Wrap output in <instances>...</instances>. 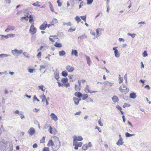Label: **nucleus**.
<instances>
[{
    "label": "nucleus",
    "mask_w": 151,
    "mask_h": 151,
    "mask_svg": "<svg viewBox=\"0 0 151 151\" xmlns=\"http://www.w3.org/2000/svg\"><path fill=\"white\" fill-rule=\"evenodd\" d=\"M10 143L6 140L2 139L0 141V150L1 151L6 150L9 146Z\"/></svg>",
    "instance_id": "obj_1"
},
{
    "label": "nucleus",
    "mask_w": 151,
    "mask_h": 151,
    "mask_svg": "<svg viewBox=\"0 0 151 151\" xmlns=\"http://www.w3.org/2000/svg\"><path fill=\"white\" fill-rule=\"evenodd\" d=\"M119 91L122 94H126L129 91V89L125 86L124 84H122V86H120L119 88Z\"/></svg>",
    "instance_id": "obj_2"
},
{
    "label": "nucleus",
    "mask_w": 151,
    "mask_h": 151,
    "mask_svg": "<svg viewBox=\"0 0 151 151\" xmlns=\"http://www.w3.org/2000/svg\"><path fill=\"white\" fill-rule=\"evenodd\" d=\"M23 52L22 50H18L17 49H14L12 50V53L15 56H18L21 54Z\"/></svg>",
    "instance_id": "obj_3"
},
{
    "label": "nucleus",
    "mask_w": 151,
    "mask_h": 151,
    "mask_svg": "<svg viewBox=\"0 0 151 151\" xmlns=\"http://www.w3.org/2000/svg\"><path fill=\"white\" fill-rule=\"evenodd\" d=\"M29 31L32 35H34L36 32L37 29L34 27V23L31 25Z\"/></svg>",
    "instance_id": "obj_4"
},
{
    "label": "nucleus",
    "mask_w": 151,
    "mask_h": 151,
    "mask_svg": "<svg viewBox=\"0 0 151 151\" xmlns=\"http://www.w3.org/2000/svg\"><path fill=\"white\" fill-rule=\"evenodd\" d=\"M84 91L86 93H96L97 91H90L89 89V87L88 85H86L84 89Z\"/></svg>",
    "instance_id": "obj_5"
},
{
    "label": "nucleus",
    "mask_w": 151,
    "mask_h": 151,
    "mask_svg": "<svg viewBox=\"0 0 151 151\" xmlns=\"http://www.w3.org/2000/svg\"><path fill=\"white\" fill-rule=\"evenodd\" d=\"M15 28L14 26L12 25H8L7 28L5 30V32H9L10 31L14 30Z\"/></svg>",
    "instance_id": "obj_6"
},
{
    "label": "nucleus",
    "mask_w": 151,
    "mask_h": 151,
    "mask_svg": "<svg viewBox=\"0 0 151 151\" xmlns=\"http://www.w3.org/2000/svg\"><path fill=\"white\" fill-rule=\"evenodd\" d=\"M47 26V23L46 21H45L43 24L40 27V29L41 30H45Z\"/></svg>",
    "instance_id": "obj_7"
},
{
    "label": "nucleus",
    "mask_w": 151,
    "mask_h": 151,
    "mask_svg": "<svg viewBox=\"0 0 151 151\" xmlns=\"http://www.w3.org/2000/svg\"><path fill=\"white\" fill-rule=\"evenodd\" d=\"M73 146H75L74 149L75 150H77L78 149V146L76 144V138H77V137L76 135H74L73 137Z\"/></svg>",
    "instance_id": "obj_8"
},
{
    "label": "nucleus",
    "mask_w": 151,
    "mask_h": 151,
    "mask_svg": "<svg viewBox=\"0 0 151 151\" xmlns=\"http://www.w3.org/2000/svg\"><path fill=\"white\" fill-rule=\"evenodd\" d=\"M27 132L29 135L32 136L35 133V130L33 128L31 127L29 129Z\"/></svg>",
    "instance_id": "obj_9"
},
{
    "label": "nucleus",
    "mask_w": 151,
    "mask_h": 151,
    "mask_svg": "<svg viewBox=\"0 0 151 151\" xmlns=\"http://www.w3.org/2000/svg\"><path fill=\"white\" fill-rule=\"evenodd\" d=\"M118 47H114L113 48V50H114V53L115 56L116 58H118L120 56V54L118 52L117 50L116 49Z\"/></svg>",
    "instance_id": "obj_10"
},
{
    "label": "nucleus",
    "mask_w": 151,
    "mask_h": 151,
    "mask_svg": "<svg viewBox=\"0 0 151 151\" xmlns=\"http://www.w3.org/2000/svg\"><path fill=\"white\" fill-rule=\"evenodd\" d=\"M124 142H123V139L122 138L120 134L119 135V139H118L116 143V144L119 146L123 145Z\"/></svg>",
    "instance_id": "obj_11"
},
{
    "label": "nucleus",
    "mask_w": 151,
    "mask_h": 151,
    "mask_svg": "<svg viewBox=\"0 0 151 151\" xmlns=\"http://www.w3.org/2000/svg\"><path fill=\"white\" fill-rule=\"evenodd\" d=\"M65 68L69 72H73L74 70V68L69 65H67Z\"/></svg>",
    "instance_id": "obj_12"
},
{
    "label": "nucleus",
    "mask_w": 151,
    "mask_h": 151,
    "mask_svg": "<svg viewBox=\"0 0 151 151\" xmlns=\"http://www.w3.org/2000/svg\"><path fill=\"white\" fill-rule=\"evenodd\" d=\"M104 84L106 86L111 87L113 85L114 83L107 81H105L104 82Z\"/></svg>",
    "instance_id": "obj_13"
},
{
    "label": "nucleus",
    "mask_w": 151,
    "mask_h": 151,
    "mask_svg": "<svg viewBox=\"0 0 151 151\" xmlns=\"http://www.w3.org/2000/svg\"><path fill=\"white\" fill-rule=\"evenodd\" d=\"M54 75L55 79L58 81V79L59 78V71L57 70H56L54 73Z\"/></svg>",
    "instance_id": "obj_14"
},
{
    "label": "nucleus",
    "mask_w": 151,
    "mask_h": 151,
    "mask_svg": "<svg viewBox=\"0 0 151 151\" xmlns=\"http://www.w3.org/2000/svg\"><path fill=\"white\" fill-rule=\"evenodd\" d=\"M50 116L52 119L55 122L58 120V117L54 114L53 113H51Z\"/></svg>",
    "instance_id": "obj_15"
},
{
    "label": "nucleus",
    "mask_w": 151,
    "mask_h": 151,
    "mask_svg": "<svg viewBox=\"0 0 151 151\" xmlns=\"http://www.w3.org/2000/svg\"><path fill=\"white\" fill-rule=\"evenodd\" d=\"M71 54L72 55H74L76 57L78 56V52L76 50H72Z\"/></svg>",
    "instance_id": "obj_16"
},
{
    "label": "nucleus",
    "mask_w": 151,
    "mask_h": 151,
    "mask_svg": "<svg viewBox=\"0 0 151 151\" xmlns=\"http://www.w3.org/2000/svg\"><path fill=\"white\" fill-rule=\"evenodd\" d=\"M112 100L114 103L117 102L119 101L118 97L116 96H114L112 98Z\"/></svg>",
    "instance_id": "obj_17"
},
{
    "label": "nucleus",
    "mask_w": 151,
    "mask_h": 151,
    "mask_svg": "<svg viewBox=\"0 0 151 151\" xmlns=\"http://www.w3.org/2000/svg\"><path fill=\"white\" fill-rule=\"evenodd\" d=\"M73 100L74 102V103L76 105H78L79 101L81 100V99H78L76 98H73Z\"/></svg>",
    "instance_id": "obj_18"
},
{
    "label": "nucleus",
    "mask_w": 151,
    "mask_h": 151,
    "mask_svg": "<svg viewBox=\"0 0 151 151\" xmlns=\"http://www.w3.org/2000/svg\"><path fill=\"white\" fill-rule=\"evenodd\" d=\"M85 56L86 58L87 64L88 65L90 66L91 64V60L90 58L89 57L87 56L86 55H85Z\"/></svg>",
    "instance_id": "obj_19"
},
{
    "label": "nucleus",
    "mask_w": 151,
    "mask_h": 151,
    "mask_svg": "<svg viewBox=\"0 0 151 151\" xmlns=\"http://www.w3.org/2000/svg\"><path fill=\"white\" fill-rule=\"evenodd\" d=\"M137 97L136 93H135L133 92L130 93V97L133 99H135Z\"/></svg>",
    "instance_id": "obj_20"
},
{
    "label": "nucleus",
    "mask_w": 151,
    "mask_h": 151,
    "mask_svg": "<svg viewBox=\"0 0 151 151\" xmlns=\"http://www.w3.org/2000/svg\"><path fill=\"white\" fill-rule=\"evenodd\" d=\"M75 96H77L78 98H81L82 96V94L81 93L79 92H77L74 93Z\"/></svg>",
    "instance_id": "obj_21"
},
{
    "label": "nucleus",
    "mask_w": 151,
    "mask_h": 151,
    "mask_svg": "<svg viewBox=\"0 0 151 151\" xmlns=\"http://www.w3.org/2000/svg\"><path fill=\"white\" fill-rule=\"evenodd\" d=\"M47 146L48 147H50V146L53 147L54 146L53 142L52 141V139H50L49 140L47 143Z\"/></svg>",
    "instance_id": "obj_22"
},
{
    "label": "nucleus",
    "mask_w": 151,
    "mask_h": 151,
    "mask_svg": "<svg viewBox=\"0 0 151 151\" xmlns=\"http://www.w3.org/2000/svg\"><path fill=\"white\" fill-rule=\"evenodd\" d=\"M63 26L67 25L68 26H72V24L71 22H63Z\"/></svg>",
    "instance_id": "obj_23"
},
{
    "label": "nucleus",
    "mask_w": 151,
    "mask_h": 151,
    "mask_svg": "<svg viewBox=\"0 0 151 151\" xmlns=\"http://www.w3.org/2000/svg\"><path fill=\"white\" fill-rule=\"evenodd\" d=\"M54 46L56 47H62V45L60 43H58L56 42L55 43Z\"/></svg>",
    "instance_id": "obj_24"
},
{
    "label": "nucleus",
    "mask_w": 151,
    "mask_h": 151,
    "mask_svg": "<svg viewBox=\"0 0 151 151\" xmlns=\"http://www.w3.org/2000/svg\"><path fill=\"white\" fill-rule=\"evenodd\" d=\"M81 88V86H78L76 84L75 85V90L76 91H79L80 90Z\"/></svg>",
    "instance_id": "obj_25"
},
{
    "label": "nucleus",
    "mask_w": 151,
    "mask_h": 151,
    "mask_svg": "<svg viewBox=\"0 0 151 151\" xmlns=\"http://www.w3.org/2000/svg\"><path fill=\"white\" fill-rule=\"evenodd\" d=\"M29 19V17L28 14H25L24 17H21V19L22 20L24 19L25 20H28Z\"/></svg>",
    "instance_id": "obj_26"
},
{
    "label": "nucleus",
    "mask_w": 151,
    "mask_h": 151,
    "mask_svg": "<svg viewBox=\"0 0 151 151\" xmlns=\"http://www.w3.org/2000/svg\"><path fill=\"white\" fill-rule=\"evenodd\" d=\"M58 53L60 56H63L65 54V52L64 50L60 51Z\"/></svg>",
    "instance_id": "obj_27"
},
{
    "label": "nucleus",
    "mask_w": 151,
    "mask_h": 151,
    "mask_svg": "<svg viewBox=\"0 0 151 151\" xmlns=\"http://www.w3.org/2000/svg\"><path fill=\"white\" fill-rule=\"evenodd\" d=\"M51 22L52 23V25H54V24H55L58 22V21L56 19L54 18L52 20Z\"/></svg>",
    "instance_id": "obj_28"
},
{
    "label": "nucleus",
    "mask_w": 151,
    "mask_h": 151,
    "mask_svg": "<svg viewBox=\"0 0 151 151\" xmlns=\"http://www.w3.org/2000/svg\"><path fill=\"white\" fill-rule=\"evenodd\" d=\"M68 80L67 78H63L61 80L62 82L64 84L66 83L68 81Z\"/></svg>",
    "instance_id": "obj_29"
},
{
    "label": "nucleus",
    "mask_w": 151,
    "mask_h": 151,
    "mask_svg": "<svg viewBox=\"0 0 151 151\" xmlns=\"http://www.w3.org/2000/svg\"><path fill=\"white\" fill-rule=\"evenodd\" d=\"M87 36L85 34H84L82 36H79L78 37V38H80L81 39H84L85 38H87Z\"/></svg>",
    "instance_id": "obj_30"
},
{
    "label": "nucleus",
    "mask_w": 151,
    "mask_h": 151,
    "mask_svg": "<svg viewBox=\"0 0 151 151\" xmlns=\"http://www.w3.org/2000/svg\"><path fill=\"white\" fill-rule=\"evenodd\" d=\"M62 75L64 77H66L68 76V73L66 71H63L62 73Z\"/></svg>",
    "instance_id": "obj_31"
},
{
    "label": "nucleus",
    "mask_w": 151,
    "mask_h": 151,
    "mask_svg": "<svg viewBox=\"0 0 151 151\" xmlns=\"http://www.w3.org/2000/svg\"><path fill=\"white\" fill-rule=\"evenodd\" d=\"M39 3H40V2L37 1L36 3H34L32 5L35 6H38L39 7H40V5L38 4Z\"/></svg>",
    "instance_id": "obj_32"
},
{
    "label": "nucleus",
    "mask_w": 151,
    "mask_h": 151,
    "mask_svg": "<svg viewBox=\"0 0 151 151\" xmlns=\"http://www.w3.org/2000/svg\"><path fill=\"white\" fill-rule=\"evenodd\" d=\"M75 19L76 21H77V23H78L79 22L81 21V19H80V17L78 16H76L75 18Z\"/></svg>",
    "instance_id": "obj_33"
},
{
    "label": "nucleus",
    "mask_w": 151,
    "mask_h": 151,
    "mask_svg": "<svg viewBox=\"0 0 151 151\" xmlns=\"http://www.w3.org/2000/svg\"><path fill=\"white\" fill-rule=\"evenodd\" d=\"M76 144L79 147H81V146L82 145V143L81 142H77V138H76Z\"/></svg>",
    "instance_id": "obj_34"
},
{
    "label": "nucleus",
    "mask_w": 151,
    "mask_h": 151,
    "mask_svg": "<svg viewBox=\"0 0 151 151\" xmlns=\"http://www.w3.org/2000/svg\"><path fill=\"white\" fill-rule=\"evenodd\" d=\"M29 22L30 23H32L33 21V17H32V15H29Z\"/></svg>",
    "instance_id": "obj_35"
},
{
    "label": "nucleus",
    "mask_w": 151,
    "mask_h": 151,
    "mask_svg": "<svg viewBox=\"0 0 151 151\" xmlns=\"http://www.w3.org/2000/svg\"><path fill=\"white\" fill-rule=\"evenodd\" d=\"M44 86L43 85H41L40 86H38V87L39 88V89L41 90L42 91H45V89H44Z\"/></svg>",
    "instance_id": "obj_36"
},
{
    "label": "nucleus",
    "mask_w": 151,
    "mask_h": 151,
    "mask_svg": "<svg viewBox=\"0 0 151 151\" xmlns=\"http://www.w3.org/2000/svg\"><path fill=\"white\" fill-rule=\"evenodd\" d=\"M134 135V134H131L127 132L125 133V136L127 137H130Z\"/></svg>",
    "instance_id": "obj_37"
},
{
    "label": "nucleus",
    "mask_w": 151,
    "mask_h": 151,
    "mask_svg": "<svg viewBox=\"0 0 151 151\" xmlns=\"http://www.w3.org/2000/svg\"><path fill=\"white\" fill-rule=\"evenodd\" d=\"M88 96V95L87 94H84L82 95V99L83 100H85L87 98Z\"/></svg>",
    "instance_id": "obj_38"
},
{
    "label": "nucleus",
    "mask_w": 151,
    "mask_h": 151,
    "mask_svg": "<svg viewBox=\"0 0 151 151\" xmlns=\"http://www.w3.org/2000/svg\"><path fill=\"white\" fill-rule=\"evenodd\" d=\"M77 140H78L79 141H81L83 140V138L82 136H77Z\"/></svg>",
    "instance_id": "obj_39"
},
{
    "label": "nucleus",
    "mask_w": 151,
    "mask_h": 151,
    "mask_svg": "<svg viewBox=\"0 0 151 151\" xmlns=\"http://www.w3.org/2000/svg\"><path fill=\"white\" fill-rule=\"evenodd\" d=\"M86 15H85L83 16H81V19H83L84 21L86 22Z\"/></svg>",
    "instance_id": "obj_40"
},
{
    "label": "nucleus",
    "mask_w": 151,
    "mask_h": 151,
    "mask_svg": "<svg viewBox=\"0 0 151 151\" xmlns=\"http://www.w3.org/2000/svg\"><path fill=\"white\" fill-rule=\"evenodd\" d=\"M93 0H87V5L91 4L93 2Z\"/></svg>",
    "instance_id": "obj_41"
},
{
    "label": "nucleus",
    "mask_w": 151,
    "mask_h": 151,
    "mask_svg": "<svg viewBox=\"0 0 151 151\" xmlns=\"http://www.w3.org/2000/svg\"><path fill=\"white\" fill-rule=\"evenodd\" d=\"M127 35H128L130 36L132 38L136 36V34L134 33L130 34L128 33Z\"/></svg>",
    "instance_id": "obj_42"
},
{
    "label": "nucleus",
    "mask_w": 151,
    "mask_h": 151,
    "mask_svg": "<svg viewBox=\"0 0 151 151\" xmlns=\"http://www.w3.org/2000/svg\"><path fill=\"white\" fill-rule=\"evenodd\" d=\"M119 84L122 83L123 82V78L122 77H120V75H119Z\"/></svg>",
    "instance_id": "obj_43"
},
{
    "label": "nucleus",
    "mask_w": 151,
    "mask_h": 151,
    "mask_svg": "<svg viewBox=\"0 0 151 151\" xmlns=\"http://www.w3.org/2000/svg\"><path fill=\"white\" fill-rule=\"evenodd\" d=\"M11 55H8L6 54H0V57H6V56H10Z\"/></svg>",
    "instance_id": "obj_44"
},
{
    "label": "nucleus",
    "mask_w": 151,
    "mask_h": 151,
    "mask_svg": "<svg viewBox=\"0 0 151 151\" xmlns=\"http://www.w3.org/2000/svg\"><path fill=\"white\" fill-rule=\"evenodd\" d=\"M142 24H145V22L142 21L138 23V24L139 25V27H141L142 26Z\"/></svg>",
    "instance_id": "obj_45"
},
{
    "label": "nucleus",
    "mask_w": 151,
    "mask_h": 151,
    "mask_svg": "<svg viewBox=\"0 0 151 151\" xmlns=\"http://www.w3.org/2000/svg\"><path fill=\"white\" fill-rule=\"evenodd\" d=\"M148 54L147 53V52L146 51H144L142 53V55L143 57H145L147 56Z\"/></svg>",
    "instance_id": "obj_46"
},
{
    "label": "nucleus",
    "mask_w": 151,
    "mask_h": 151,
    "mask_svg": "<svg viewBox=\"0 0 151 151\" xmlns=\"http://www.w3.org/2000/svg\"><path fill=\"white\" fill-rule=\"evenodd\" d=\"M82 149L84 150H86L88 149V146L86 145H84L82 147Z\"/></svg>",
    "instance_id": "obj_47"
},
{
    "label": "nucleus",
    "mask_w": 151,
    "mask_h": 151,
    "mask_svg": "<svg viewBox=\"0 0 151 151\" xmlns=\"http://www.w3.org/2000/svg\"><path fill=\"white\" fill-rule=\"evenodd\" d=\"M19 115H21L20 116V118L21 119H23L24 118V116L23 115V113L22 111H21L20 112Z\"/></svg>",
    "instance_id": "obj_48"
},
{
    "label": "nucleus",
    "mask_w": 151,
    "mask_h": 151,
    "mask_svg": "<svg viewBox=\"0 0 151 151\" xmlns=\"http://www.w3.org/2000/svg\"><path fill=\"white\" fill-rule=\"evenodd\" d=\"M55 138V139L56 140L59 141V148L61 146L60 142V141L58 137H56Z\"/></svg>",
    "instance_id": "obj_49"
},
{
    "label": "nucleus",
    "mask_w": 151,
    "mask_h": 151,
    "mask_svg": "<svg viewBox=\"0 0 151 151\" xmlns=\"http://www.w3.org/2000/svg\"><path fill=\"white\" fill-rule=\"evenodd\" d=\"M45 66L43 65H40V70H42L45 69Z\"/></svg>",
    "instance_id": "obj_50"
},
{
    "label": "nucleus",
    "mask_w": 151,
    "mask_h": 151,
    "mask_svg": "<svg viewBox=\"0 0 151 151\" xmlns=\"http://www.w3.org/2000/svg\"><path fill=\"white\" fill-rule=\"evenodd\" d=\"M130 106V105L129 104H128L127 103H124L123 106V108H125L126 107H129Z\"/></svg>",
    "instance_id": "obj_51"
},
{
    "label": "nucleus",
    "mask_w": 151,
    "mask_h": 151,
    "mask_svg": "<svg viewBox=\"0 0 151 151\" xmlns=\"http://www.w3.org/2000/svg\"><path fill=\"white\" fill-rule=\"evenodd\" d=\"M76 29H73L71 28H70L68 30V32H73Z\"/></svg>",
    "instance_id": "obj_52"
},
{
    "label": "nucleus",
    "mask_w": 151,
    "mask_h": 151,
    "mask_svg": "<svg viewBox=\"0 0 151 151\" xmlns=\"http://www.w3.org/2000/svg\"><path fill=\"white\" fill-rule=\"evenodd\" d=\"M48 131L51 134H52L53 133V132H52V128H51V126H50L48 129Z\"/></svg>",
    "instance_id": "obj_53"
},
{
    "label": "nucleus",
    "mask_w": 151,
    "mask_h": 151,
    "mask_svg": "<svg viewBox=\"0 0 151 151\" xmlns=\"http://www.w3.org/2000/svg\"><path fill=\"white\" fill-rule=\"evenodd\" d=\"M41 56V52H39L37 55V57L38 58H40Z\"/></svg>",
    "instance_id": "obj_54"
},
{
    "label": "nucleus",
    "mask_w": 151,
    "mask_h": 151,
    "mask_svg": "<svg viewBox=\"0 0 151 151\" xmlns=\"http://www.w3.org/2000/svg\"><path fill=\"white\" fill-rule=\"evenodd\" d=\"M42 151H49V148L48 147H44Z\"/></svg>",
    "instance_id": "obj_55"
},
{
    "label": "nucleus",
    "mask_w": 151,
    "mask_h": 151,
    "mask_svg": "<svg viewBox=\"0 0 151 151\" xmlns=\"http://www.w3.org/2000/svg\"><path fill=\"white\" fill-rule=\"evenodd\" d=\"M36 100L37 101H39V100L37 99L35 95L34 96L33 101Z\"/></svg>",
    "instance_id": "obj_56"
},
{
    "label": "nucleus",
    "mask_w": 151,
    "mask_h": 151,
    "mask_svg": "<svg viewBox=\"0 0 151 151\" xmlns=\"http://www.w3.org/2000/svg\"><path fill=\"white\" fill-rule=\"evenodd\" d=\"M35 70L34 69H29L28 70V71L30 73H33V71Z\"/></svg>",
    "instance_id": "obj_57"
},
{
    "label": "nucleus",
    "mask_w": 151,
    "mask_h": 151,
    "mask_svg": "<svg viewBox=\"0 0 151 151\" xmlns=\"http://www.w3.org/2000/svg\"><path fill=\"white\" fill-rule=\"evenodd\" d=\"M23 55H24L27 58L29 57L27 52H23Z\"/></svg>",
    "instance_id": "obj_58"
},
{
    "label": "nucleus",
    "mask_w": 151,
    "mask_h": 151,
    "mask_svg": "<svg viewBox=\"0 0 151 151\" xmlns=\"http://www.w3.org/2000/svg\"><path fill=\"white\" fill-rule=\"evenodd\" d=\"M57 3L58 4V6L60 7L62 5V4L60 2L59 0L57 1Z\"/></svg>",
    "instance_id": "obj_59"
},
{
    "label": "nucleus",
    "mask_w": 151,
    "mask_h": 151,
    "mask_svg": "<svg viewBox=\"0 0 151 151\" xmlns=\"http://www.w3.org/2000/svg\"><path fill=\"white\" fill-rule=\"evenodd\" d=\"M83 6V2L82 1L81 2L80 4V5L79 6V8L80 9L81 8V7Z\"/></svg>",
    "instance_id": "obj_60"
},
{
    "label": "nucleus",
    "mask_w": 151,
    "mask_h": 151,
    "mask_svg": "<svg viewBox=\"0 0 151 151\" xmlns=\"http://www.w3.org/2000/svg\"><path fill=\"white\" fill-rule=\"evenodd\" d=\"M38 145L37 144L35 143L33 145V147L34 148H37V147Z\"/></svg>",
    "instance_id": "obj_61"
},
{
    "label": "nucleus",
    "mask_w": 151,
    "mask_h": 151,
    "mask_svg": "<svg viewBox=\"0 0 151 151\" xmlns=\"http://www.w3.org/2000/svg\"><path fill=\"white\" fill-rule=\"evenodd\" d=\"M63 85L65 86L68 87L69 86L70 84L69 83H66L63 84Z\"/></svg>",
    "instance_id": "obj_62"
},
{
    "label": "nucleus",
    "mask_w": 151,
    "mask_h": 151,
    "mask_svg": "<svg viewBox=\"0 0 151 151\" xmlns=\"http://www.w3.org/2000/svg\"><path fill=\"white\" fill-rule=\"evenodd\" d=\"M116 107L117 109H118L120 111L122 109L121 107L119 105L117 106Z\"/></svg>",
    "instance_id": "obj_63"
},
{
    "label": "nucleus",
    "mask_w": 151,
    "mask_h": 151,
    "mask_svg": "<svg viewBox=\"0 0 151 151\" xmlns=\"http://www.w3.org/2000/svg\"><path fill=\"white\" fill-rule=\"evenodd\" d=\"M14 113L19 114L20 112L18 110H16L14 112Z\"/></svg>",
    "instance_id": "obj_64"
}]
</instances>
